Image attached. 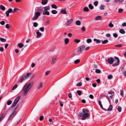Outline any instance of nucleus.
Returning <instances> with one entry per match:
<instances>
[{
    "mask_svg": "<svg viewBox=\"0 0 126 126\" xmlns=\"http://www.w3.org/2000/svg\"><path fill=\"white\" fill-rule=\"evenodd\" d=\"M33 82L31 81L29 83L26 84L24 86L22 90L23 96H25L28 93V91L31 88Z\"/></svg>",
    "mask_w": 126,
    "mask_h": 126,
    "instance_id": "f257e3e1",
    "label": "nucleus"
},
{
    "mask_svg": "<svg viewBox=\"0 0 126 126\" xmlns=\"http://www.w3.org/2000/svg\"><path fill=\"white\" fill-rule=\"evenodd\" d=\"M83 112L81 113L79 115L82 117V120H85L89 116V111L88 110L86 109H84L82 110Z\"/></svg>",
    "mask_w": 126,
    "mask_h": 126,
    "instance_id": "f03ea898",
    "label": "nucleus"
},
{
    "mask_svg": "<svg viewBox=\"0 0 126 126\" xmlns=\"http://www.w3.org/2000/svg\"><path fill=\"white\" fill-rule=\"evenodd\" d=\"M20 98V96H18L15 99V100H14L12 105L11 107L12 108L14 107L16 105V104L19 101Z\"/></svg>",
    "mask_w": 126,
    "mask_h": 126,
    "instance_id": "7ed1b4c3",
    "label": "nucleus"
},
{
    "mask_svg": "<svg viewBox=\"0 0 126 126\" xmlns=\"http://www.w3.org/2000/svg\"><path fill=\"white\" fill-rule=\"evenodd\" d=\"M40 13L39 12H37L35 13V16L32 18V20H35L37 19L38 18V17L40 16Z\"/></svg>",
    "mask_w": 126,
    "mask_h": 126,
    "instance_id": "20e7f679",
    "label": "nucleus"
},
{
    "mask_svg": "<svg viewBox=\"0 0 126 126\" xmlns=\"http://www.w3.org/2000/svg\"><path fill=\"white\" fill-rule=\"evenodd\" d=\"M85 46L84 45H82L79 46L78 48V49L77 51V52L78 53H80L83 51L84 49Z\"/></svg>",
    "mask_w": 126,
    "mask_h": 126,
    "instance_id": "39448f33",
    "label": "nucleus"
},
{
    "mask_svg": "<svg viewBox=\"0 0 126 126\" xmlns=\"http://www.w3.org/2000/svg\"><path fill=\"white\" fill-rule=\"evenodd\" d=\"M115 61L114 59L112 57H110L108 58V62L110 64H112Z\"/></svg>",
    "mask_w": 126,
    "mask_h": 126,
    "instance_id": "423d86ee",
    "label": "nucleus"
},
{
    "mask_svg": "<svg viewBox=\"0 0 126 126\" xmlns=\"http://www.w3.org/2000/svg\"><path fill=\"white\" fill-rule=\"evenodd\" d=\"M27 77L26 76V75H25L24 76H23L21 78L19 79V82L20 83H22L23 81L27 79Z\"/></svg>",
    "mask_w": 126,
    "mask_h": 126,
    "instance_id": "0eeeda50",
    "label": "nucleus"
},
{
    "mask_svg": "<svg viewBox=\"0 0 126 126\" xmlns=\"http://www.w3.org/2000/svg\"><path fill=\"white\" fill-rule=\"evenodd\" d=\"M13 12V10L11 8H9L6 12V14L7 17L9 16V13H12Z\"/></svg>",
    "mask_w": 126,
    "mask_h": 126,
    "instance_id": "6e6552de",
    "label": "nucleus"
},
{
    "mask_svg": "<svg viewBox=\"0 0 126 126\" xmlns=\"http://www.w3.org/2000/svg\"><path fill=\"white\" fill-rule=\"evenodd\" d=\"M73 20L72 19H70L69 20H67L66 23V25L67 26H69L70 24L72 23Z\"/></svg>",
    "mask_w": 126,
    "mask_h": 126,
    "instance_id": "1a4fd4ad",
    "label": "nucleus"
},
{
    "mask_svg": "<svg viewBox=\"0 0 126 126\" xmlns=\"http://www.w3.org/2000/svg\"><path fill=\"white\" fill-rule=\"evenodd\" d=\"M117 60V63H114L113 65V66H117L119 64L120 62V60L119 58L116 57H114Z\"/></svg>",
    "mask_w": 126,
    "mask_h": 126,
    "instance_id": "9d476101",
    "label": "nucleus"
},
{
    "mask_svg": "<svg viewBox=\"0 0 126 126\" xmlns=\"http://www.w3.org/2000/svg\"><path fill=\"white\" fill-rule=\"evenodd\" d=\"M16 111H14L13 113L10 115L9 117L8 120H10L15 115L16 113Z\"/></svg>",
    "mask_w": 126,
    "mask_h": 126,
    "instance_id": "9b49d317",
    "label": "nucleus"
},
{
    "mask_svg": "<svg viewBox=\"0 0 126 126\" xmlns=\"http://www.w3.org/2000/svg\"><path fill=\"white\" fill-rule=\"evenodd\" d=\"M57 59V57L54 56L52 58V61L51 62L52 64H54L56 62V60Z\"/></svg>",
    "mask_w": 126,
    "mask_h": 126,
    "instance_id": "f8f14e48",
    "label": "nucleus"
},
{
    "mask_svg": "<svg viewBox=\"0 0 126 126\" xmlns=\"http://www.w3.org/2000/svg\"><path fill=\"white\" fill-rule=\"evenodd\" d=\"M36 34H37L36 36L37 38H39L42 35L41 33L40 32L38 31H37L36 32Z\"/></svg>",
    "mask_w": 126,
    "mask_h": 126,
    "instance_id": "ddd939ff",
    "label": "nucleus"
},
{
    "mask_svg": "<svg viewBox=\"0 0 126 126\" xmlns=\"http://www.w3.org/2000/svg\"><path fill=\"white\" fill-rule=\"evenodd\" d=\"M60 12L61 14H66L67 13L66 12V9H62L61 10Z\"/></svg>",
    "mask_w": 126,
    "mask_h": 126,
    "instance_id": "4468645a",
    "label": "nucleus"
},
{
    "mask_svg": "<svg viewBox=\"0 0 126 126\" xmlns=\"http://www.w3.org/2000/svg\"><path fill=\"white\" fill-rule=\"evenodd\" d=\"M49 15V13L47 11H43V15Z\"/></svg>",
    "mask_w": 126,
    "mask_h": 126,
    "instance_id": "2eb2a0df",
    "label": "nucleus"
},
{
    "mask_svg": "<svg viewBox=\"0 0 126 126\" xmlns=\"http://www.w3.org/2000/svg\"><path fill=\"white\" fill-rule=\"evenodd\" d=\"M48 2L47 0H42L41 2V4L43 5H45L47 4Z\"/></svg>",
    "mask_w": 126,
    "mask_h": 126,
    "instance_id": "dca6fc26",
    "label": "nucleus"
},
{
    "mask_svg": "<svg viewBox=\"0 0 126 126\" xmlns=\"http://www.w3.org/2000/svg\"><path fill=\"white\" fill-rule=\"evenodd\" d=\"M94 41L96 43H100L102 42V40H100L95 38L94 39Z\"/></svg>",
    "mask_w": 126,
    "mask_h": 126,
    "instance_id": "f3484780",
    "label": "nucleus"
},
{
    "mask_svg": "<svg viewBox=\"0 0 126 126\" xmlns=\"http://www.w3.org/2000/svg\"><path fill=\"white\" fill-rule=\"evenodd\" d=\"M44 11H47L50 9V7L49 6H46L43 7Z\"/></svg>",
    "mask_w": 126,
    "mask_h": 126,
    "instance_id": "a211bd4d",
    "label": "nucleus"
},
{
    "mask_svg": "<svg viewBox=\"0 0 126 126\" xmlns=\"http://www.w3.org/2000/svg\"><path fill=\"white\" fill-rule=\"evenodd\" d=\"M113 106L112 105H110L107 110L108 111H111L112 110Z\"/></svg>",
    "mask_w": 126,
    "mask_h": 126,
    "instance_id": "6ab92c4d",
    "label": "nucleus"
},
{
    "mask_svg": "<svg viewBox=\"0 0 126 126\" xmlns=\"http://www.w3.org/2000/svg\"><path fill=\"white\" fill-rule=\"evenodd\" d=\"M102 17L100 16H97L95 18L96 20H100L102 19Z\"/></svg>",
    "mask_w": 126,
    "mask_h": 126,
    "instance_id": "aec40b11",
    "label": "nucleus"
},
{
    "mask_svg": "<svg viewBox=\"0 0 126 126\" xmlns=\"http://www.w3.org/2000/svg\"><path fill=\"white\" fill-rule=\"evenodd\" d=\"M124 0H114V2L115 3H117L119 2V3H121L124 1Z\"/></svg>",
    "mask_w": 126,
    "mask_h": 126,
    "instance_id": "412c9836",
    "label": "nucleus"
},
{
    "mask_svg": "<svg viewBox=\"0 0 126 126\" xmlns=\"http://www.w3.org/2000/svg\"><path fill=\"white\" fill-rule=\"evenodd\" d=\"M109 42V41L107 40H105L104 41H102L101 42L103 44H105Z\"/></svg>",
    "mask_w": 126,
    "mask_h": 126,
    "instance_id": "4be33fe9",
    "label": "nucleus"
},
{
    "mask_svg": "<svg viewBox=\"0 0 126 126\" xmlns=\"http://www.w3.org/2000/svg\"><path fill=\"white\" fill-rule=\"evenodd\" d=\"M76 24L77 25H80L81 24V22L79 20H77L76 22Z\"/></svg>",
    "mask_w": 126,
    "mask_h": 126,
    "instance_id": "5701e85b",
    "label": "nucleus"
},
{
    "mask_svg": "<svg viewBox=\"0 0 126 126\" xmlns=\"http://www.w3.org/2000/svg\"><path fill=\"white\" fill-rule=\"evenodd\" d=\"M69 39L68 38H65L64 39L65 43V44H67L68 43L69 41Z\"/></svg>",
    "mask_w": 126,
    "mask_h": 126,
    "instance_id": "b1692460",
    "label": "nucleus"
},
{
    "mask_svg": "<svg viewBox=\"0 0 126 126\" xmlns=\"http://www.w3.org/2000/svg\"><path fill=\"white\" fill-rule=\"evenodd\" d=\"M119 32L120 33L122 34H124L125 33V32L124 30L121 29L119 31Z\"/></svg>",
    "mask_w": 126,
    "mask_h": 126,
    "instance_id": "393cba45",
    "label": "nucleus"
},
{
    "mask_svg": "<svg viewBox=\"0 0 126 126\" xmlns=\"http://www.w3.org/2000/svg\"><path fill=\"white\" fill-rule=\"evenodd\" d=\"M0 9L3 11H4L5 10V8L2 5H1L0 6Z\"/></svg>",
    "mask_w": 126,
    "mask_h": 126,
    "instance_id": "a878e982",
    "label": "nucleus"
},
{
    "mask_svg": "<svg viewBox=\"0 0 126 126\" xmlns=\"http://www.w3.org/2000/svg\"><path fill=\"white\" fill-rule=\"evenodd\" d=\"M18 46L19 47L21 48L24 45L21 43H19L18 44Z\"/></svg>",
    "mask_w": 126,
    "mask_h": 126,
    "instance_id": "bb28decb",
    "label": "nucleus"
},
{
    "mask_svg": "<svg viewBox=\"0 0 126 126\" xmlns=\"http://www.w3.org/2000/svg\"><path fill=\"white\" fill-rule=\"evenodd\" d=\"M95 72L96 73H101V71L99 69H96L95 70Z\"/></svg>",
    "mask_w": 126,
    "mask_h": 126,
    "instance_id": "cd10ccee",
    "label": "nucleus"
},
{
    "mask_svg": "<svg viewBox=\"0 0 126 126\" xmlns=\"http://www.w3.org/2000/svg\"><path fill=\"white\" fill-rule=\"evenodd\" d=\"M43 83L42 82H41L39 84V86L38 87V89H39L40 88H42L43 87L42 85Z\"/></svg>",
    "mask_w": 126,
    "mask_h": 126,
    "instance_id": "c85d7f7f",
    "label": "nucleus"
},
{
    "mask_svg": "<svg viewBox=\"0 0 126 126\" xmlns=\"http://www.w3.org/2000/svg\"><path fill=\"white\" fill-rule=\"evenodd\" d=\"M0 40L1 42H5L6 41V39L1 37L0 38Z\"/></svg>",
    "mask_w": 126,
    "mask_h": 126,
    "instance_id": "c756f323",
    "label": "nucleus"
},
{
    "mask_svg": "<svg viewBox=\"0 0 126 126\" xmlns=\"http://www.w3.org/2000/svg\"><path fill=\"white\" fill-rule=\"evenodd\" d=\"M89 8L91 9L92 10L94 8V7L92 6L91 4H90L89 5H88Z\"/></svg>",
    "mask_w": 126,
    "mask_h": 126,
    "instance_id": "7c9ffc66",
    "label": "nucleus"
},
{
    "mask_svg": "<svg viewBox=\"0 0 126 126\" xmlns=\"http://www.w3.org/2000/svg\"><path fill=\"white\" fill-rule=\"evenodd\" d=\"M83 10L84 11L88 12L89 11V9L87 7H85L84 8Z\"/></svg>",
    "mask_w": 126,
    "mask_h": 126,
    "instance_id": "2f4dec72",
    "label": "nucleus"
},
{
    "mask_svg": "<svg viewBox=\"0 0 126 126\" xmlns=\"http://www.w3.org/2000/svg\"><path fill=\"white\" fill-rule=\"evenodd\" d=\"M51 12L53 14H56L57 13V11H56V10H52L51 11Z\"/></svg>",
    "mask_w": 126,
    "mask_h": 126,
    "instance_id": "473e14b6",
    "label": "nucleus"
},
{
    "mask_svg": "<svg viewBox=\"0 0 126 126\" xmlns=\"http://www.w3.org/2000/svg\"><path fill=\"white\" fill-rule=\"evenodd\" d=\"M12 103V101L11 100H9L7 102V103L8 105H10Z\"/></svg>",
    "mask_w": 126,
    "mask_h": 126,
    "instance_id": "72a5a7b5",
    "label": "nucleus"
},
{
    "mask_svg": "<svg viewBox=\"0 0 126 126\" xmlns=\"http://www.w3.org/2000/svg\"><path fill=\"white\" fill-rule=\"evenodd\" d=\"M108 93L109 94H113V95L114 94V91H109L108 92Z\"/></svg>",
    "mask_w": 126,
    "mask_h": 126,
    "instance_id": "f704fd0d",
    "label": "nucleus"
},
{
    "mask_svg": "<svg viewBox=\"0 0 126 126\" xmlns=\"http://www.w3.org/2000/svg\"><path fill=\"white\" fill-rule=\"evenodd\" d=\"M51 7L53 8H55V9H56L57 8V7L56 6V5L54 4H52L51 5Z\"/></svg>",
    "mask_w": 126,
    "mask_h": 126,
    "instance_id": "c9c22d12",
    "label": "nucleus"
},
{
    "mask_svg": "<svg viewBox=\"0 0 126 126\" xmlns=\"http://www.w3.org/2000/svg\"><path fill=\"white\" fill-rule=\"evenodd\" d=\"M87 42L88 43H91L92 41V40L90 38H88L87 39Z\"/></svg>",
    "mask_w": 126,
    "mask_h": 126,
    "instance_id": "e433bc0d",
    "label": "nucleus"
},
{
    "mask_svg": "<svg viewBox=\"0 0 126 126\" xmlns=\"http://www.w3.org/2000/svg\"><path fill=\"white\" fill-rule=\"evenodd\" d=\"M109 26L110 27H114V25L112 23L110 22L109 24Z\"/></svg>",
    "mask_w": 126,
    "mask_h": 126,
    "instance_id": "4c0bfd02",
    "label": "nucleus"
},
{
    "mask_svg": "<svg viewBox=\"0 0 126 126\" xmlns=\"http://www.w3.org/2000/svg\"><path fill=\"white\" fill-rule=\"evenodd\" d=\"M38 24L36 22H34L33 23V26L34 27H36L37 26Z\"/></svg>",
    "mask_w": 126,
    "mask_h": 126,
    "instance_id": "58836bf2",
    "label": "nucleus"
},
{
    "mask_svg": "<svg viewBox=\"0 0 126 126\" xmlns=\"http://www.w3.org/2000/svg\"><path fill=\"white\" fill-rule=\"evenodd\" d=\"M82 83L81 82H79L77 84V86H78L80 87L82 86Z\"/></svg>",
    "mask_w": 126,
    "mask_h": 126,
    "instance_id": "ea45409f",
    "label": "nucleus"
},
{
    "mask_svg": "<svg viewBox=\"0 0 126 126\" xmlns=\"http://www.w3.org/2000/svg\"><path fill=\"white\" fill-rule=\"evenodd\" d=\"M121 92V95L122 96V97H123L124 96V92L123 90H120Z\"/></svg>",
    "mask_w": 126,
    "mask_h": 126,
    "instance_id": "a19ab883",
    "label": "nucleus"
},
{
    "mask_svg": "<svg viewBox=\"0 0 126 126\" xmlns=\"http://www.w3.org/2000/svg\"><path fill=\"white\" fill-rule=\"evenodd\" d=\"M77 93L79 95H81V92L80 90H78L77 91Z\"/></svg>",
    "mask_w": 126,
    "mask_h": 126,
    "instance_id": "79ce46f5",
    "label": "nucleus"
},
{
    "mask_svg": "<svg viewBox=\"0 0 126 126\" xmlns=\"http://www.w3.org/2000/svg\"><path fill=\"white\" fill-rule=\"evenodd\" d=\"M98 4V2L97 1H96L94 2V4L95 6H97Z\"/></svg>",
    "mask_w": 126,
    "mask_h": 126,
    "instance_id": "37998d69",
    "label": "nucleus"
},
{
    "mask_svg": "<svg viewBox=\"0 0 126 126\" xmlns=\"http://www.w3.org/2000/svg\"><path fill=\"white\" fill-rule=\"evenodd\" d=\"M17 84H15L12 88V90H14L17 87Z\"/></svg>",
    "mask_w": 126,
    "mask_h": 126,
    "instance_id": "c03bdc74",
    "label": "nucleus"
},
{
    "mask_svg": "<svg viewBox=\"0 0 126 126\" xmlns=\"http://www.w3.org/2000/svg\"><path fill=\"white\" fill-rule=\"evenodd\" d=\"M74 41L76 43H78L80 41V40L79 39H75L74 40Z\"/></svg>",
    "mask_w": 126,
    "mask_h": 126,
    "instance_id": "a18cd8bd",
    "label": "nucleus"
},
{
    "mask_svg": "<svg viewBox=\"0 0 126 126\" xmlns=\"http://www.w3.org/2000/svg\"><path fill=\"white\" fill-rule=\"evenodd\" d=\"M124 10L122 8L119 9L118 10V12L121 13H122L123 11Z\"/></svg>",
    "mask_w": 126,
    "mask_h": 126,
    "instance_id": "49530a36",
    "label": "nucleus"
},
{
    "mask_svg": "<svg viewBox=\"0 0 126 126\" xmlns=\"http://www.w3.org/2000/svg\"><path fill=\"white\" fill-rule=\"evenodd\" d=\"M113 77V76L112 75H110L108 76V79H112Z\"/></svg>",
    "mask_w": 126,
    "mask_h": 126,
    "instance_id": "de8ad7c7",
    "label": "nucleus"
},
{
    "mask_svg": "<svg viewBox=\"0 0 126 126\" xmlns=\"http://www.w3.org/2000/svg\"><path fill=\"white\" fill-rule=\"evenodd\" d=\"M80 60L79 59H77L74 62V63L75 64H77L79 63L80 62Z\"/></svg>",
    "mask_w": 126,
    "mask_h": 126,
    "instance_id": "09e8293b",
    "label": "nucleus"
},
{
    "mask_svg": "<svg viewBox=\"0 0 126 126\" xmlns=\"http://www.w3.org/2000/svg\"><path fill=\"white\" fill-rule=\"evenodd\" d=\"M105 7V6L104 5H101L100 7V9L101 10H103L104 9V7Z\"/></svg>",
    "mask_w": 126,
    "mask_h": 126,
    "instance_id": "8fccbe9b",
    "label": "nucleus"
},
{
    "mask_svg": "<svg viewBox=\"0 0 126 126\" xmlns=\"http://www.w3.org/2000/svg\"><path fill=\"white\" fill-rule=\"evenodd\" d=\"M122 108L120 106H119L118 109V110L119 112H120L121 111Z\"/></svg>",
    "mask_w": 126,
    "mask_h": 126,
    "instance_id": "3c124183",
    "label": "nucleus"
},
{
    "mask_svg": "<svg viewBox=\"0 0 126 126\" xmlns=\"http://www.w3.org/2000/svg\"><path fill=\"white\" fill-rule=\"evenodd\" d=\"M39 30L42 32H43L44 31V28L43 27L40 28Z\"/></svg>",
    "mask_w": 126,
    "mask_h": 126,
    "instance_id": "603ef678",
    "label": "nucleus"
},
{
    "mask_svg": "<svg viewBox=\"0 0 126 126\" xmlns=\"http://www.w3.org/2000/svg\"><path fill=\"white\" fill-rule=\"evenodd\" d=\"M113 37L115 38H117L118 36L117 34L115 33L113 34Z\"/></svg>",
    "mask_w": 126,
    "mask_h": 126,
    "instance_id": "864d4df0",
    "label": "nucleus"
},
{
    "mask_svg": "<svg viewBox=\"0 0 126 126\" xmlns=\"http://www.w3.org/2000/svg\"><path fill=\"white\" fill-rule=\"evenodd\" d=\"M19 10V9L18 8H15L14 9L13 11V13H14L15 12H16L17 11H18Z\"/></svg>",
    "mask_w": 126,
    "mask_h": 126,
    "instance_id": "5fc2aeb1",
    "label": "nucleus"
},
{
    "mask_svg": "<svg viewBox=\"0 0 126 126\" xmlns=\"http://www.w3.org/2000/svg\"><path fill=\"white\" fill-rule=\"evenodd\" d=\"M5 27L7 29H9L10 28V26L9 24H7L6 25Z\"/></svg>",
    "mask_w": 126,
    "mask_h": 126,
    "instance_id": "6e6d98bb",
    "label": "nucleus"
},
{
    "mask_svg": "<svg viewBox=\"0 0 126 126\" xmlns=\"http://www.w3.org/2000/svg\"><path fill=\"white\" fill-rule=\"evenodd\" d=\"M5 23V22L3 21H2L0 22V24L2 25H3Z\"/></svg>",
    "mask_w": 126,
    "mask_h": 126,
    "instance_id": "4d7b16f0",
    "label": "nucleus"
},
{
    "mask_svg": "<svg viewBox=\"0 0 126 126\" xmlns=\"http://www.w3.org/2000/svg\"><path fill=\"white\" fill-rule=\"evenodd\" d=\"M50 72V70H49V71H47L45 73V75L46 76L48 75V74H49V73Z\"/></svg>",
    "mask_w": 126,
    "mask_h": 126,
    "instance_id": "13d9d810",
    "label": "nucleus"
},
{
    "mask_svg": "<svg viewBox=\"0 0 126 126\" xmlns=\"http://www.w3.org/2000/svg\"><path fill=\"white\" fill-rule=\"evenodd\" d=\"M44 116H41L39 118V120L40 121H41L43 120L44 119Z\"/></svg>",
    "mask_w": 126,
    "mask_h": 126,
    "instance_id": "bf43d9fd",
    "label": "nucleus"
},
{
    "mask_svg": "<svg viewBox=\"0 0 126 126\" xmlns=\"http://www.w3.org/2000/svg\"><path fill=\"white\" fill-rule=\"evenodd\" d=\"M89 97L91 99H93L94 98V96L92 94H90L89 96Z\"/></svg>",
    "mask_w": 126,
    "mask_h": 126,
    "instance_id": "052dcab7",
    "label": "nucleus"
},
{
    "mask_svg": "<svg viewBox=\"0 0 126 126\" xmlns=\"http://www.w3.org/2000/svg\"><path fill=\"white\" fill-rule=\"evenodd\" d=\"M122 44H120L119 45H115L116 47H121L122 46Z\"/></svg>",
    "mask_w": 126,
    "mask_h": 126,
    "instance_id": "680f3d73",
    "label": "nucleus"
},
{
    "mask_svg": "<svg viewBox=\"0 0 126 126\" xmlns=\"http://www.w3.org/2000/svg\"><path fill=\"white\" fill-rule=\"evenodd\" d=\"M59 102L60 103V106L62 107L63 106V104L62 103V102L61 100H59Z\"/></svg>",
    "mask_w": 126,
    "mask_h": 126,
    "instance_id": "e2e57ef3",
    "label": "nucleus"
},
{
    "mask_svg": "<svg viewBox=\"0 0 126 126\" xmlns=\"http://www.w3.org/2000/svg\"><path fill=\"white\" fill-rule=\"evenodd\" d=\"M110 36H111L110 34L109 33L107 34L106 35V37H110Z\"/></svg>",
    "mask_w": 126,
    "mask_h": 126,
    "instance_id": "0e129e2a",
    "label": "nucleus"
},
{
    "mask_svg": "<svg viewBox=\"0 0 126 126\" xmlns=\"http://www.w3.org/2000/svg\"><path fill=\"white\" fill-rule=\"evenodd\" d=\"M35 65V64L34 63H32L31 65V67L32 68L34 67Z\"/></svg>",
    "mask_w": 126,
    "mask_h": 126,
    "instance_id": "69168bd1",
    "label": "nucleus"
},
{
    "mask_svg": "<svg viewBox=\"0 0 126 126\" xmlns=\"http://www.w3.org/2000/svg\"><path fill=\"white\" fill-rule=\"evenodd\" d=\"M81 30L84 31H85V27H82V28H81Z\"/></svg>",
    "mask_w": 126,
    "mask_h": 126,
    "instance_id": "338daca9",
    "label": "nucleus"
},
{
    "mask_svg": "<svg viewBox=\"0 0 126 126\" xmlns=\"http://www.w3.org/2000/svg\"><path fill=\"white\" fill-rule=\"evenodd\" d=\"M122 26L123 27L126 26V23L124 22L122 23Z\"/></svg>",
    "mask_w": 126,
    "mask_h": 126,
    "instance_id": "774afa93",
    "label": "nucleus"
}]
</instances>
